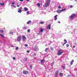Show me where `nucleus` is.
Here are the masks:
<instances>
[{
  "label": "nucleus",
  "mask_w": 77,
  "mask_h": 77,
  "mask_svg": "<svg viewBox=\"0 0 77 77\" xmlns=\"http://www.w3.org/2000/svg\"><path fill=\"white\" fill-rule=\"evenodd\" d=\"M63 53V52L62 50H59L58 51V53H57V55L58 56H60V55H61Z\"/></svg>",
  "instance_id": "f257e3e1"
},
{
  "label": "nucleus",
  "mask_w": 77,
  "mask_h": 77,
  "mask_svg": "<svg viewBox=\"0 0 77 77\" xmlns=\"http://www.w3.org/2000/svg\"><path fill=\"white\" fill-rule=\"evenodd\" d=\"M21 39H22V37L21 35H20L17 38V40L18 42L20 41V40H21Z\"/></svg>",
  "instance_id": "f03ea898"
},
{
  "label": "nucleus",
  "mask_w": 77,
  "mask_h": 77,
  "mask_svg": "<svg viewBox=\"0 0 77 77\" xmlns=\"http://www.w3.org/2000/svg\"><path fill=\"white\" fill-rule=\"evenodd\" d=\"M23 9V8L20 7V8H18V12L19 13H21L22 12V10Z\"/></svg>",
  "instance_id": "7ed1b4c3"
},
{
  "label": "nucleus",
  "mask_w": 77,
  "mask_h": 77,
  "mask_svg": "<svg viewBox=\"0 0 77 77\" xmlns=\"http://www.w3.org/2000/svg\"><path fill=\"white\" fill-rule=\"evenodd\" d=\"M59 73V70H57L55 72V77H57V75Z\"/></svg>",
  "instance_id": "20e7f679"
},
{
  "label": "nucleus",
  "mask_w": 77,
  "mask_h": 77,
  "mask_svg": "<svg viewBox=\"0 0 77 77\" xmlns=\"http://www.w3.org/2000/svg\"><path fill=\"white\" fill-rule=\"evenodd\" d=\"M23 74H27L29 73V71H24L23 72Z\"/></svg>",
  "instance_id": "39448f33"
},
{
  "label": "nucleus",
  "mask_w": 77,
  "mask_h": 77,
  "mask_svg": "<svg viewBox=\"0 0 77 77\" xmlns=\"http://www.w3.org/2000/svg\"><path fill=\"white\" fill-rule=\"evenodd\" d=\"M26 39H27V38H26V37H25L24 35L22 36V41H25Z\"/></svg>",
  "instance_id": "423d86ee"
},
{
  "label": "nucleus",
  "mask_w": 77,
  "mask_h": 77,
  "mask_svg": "<svg viewBox=\"0 0 77 77\" xmlns=\"http://www.w3.org/2000/svg\"><path fill=\"white\" fill-rule=\"evenodd\" d=\"M49 29V30L50 29H51V24H49L48 25V27H47V29Z\"/></svg>",
  "instance_id": "0eeeda50"
},
{
  "label": "nucleus",
  "mask_w": 77,
  "mask_h": 77,
  "mask_svg": "<svg viewBox=\"0 0 77 77\" xmlns=\"http://www.w3.org/2000/svg\"><path fill=\"white\" fill-rule=\"evenodd\" d=\"M64 41L65 42H64L63 43V46H64V45H65V44H66V43H67V41H66V39H65L64 40Z\"/></svg>",
  "instance_id": "6e6552de"
},
{
  "label": "nucleus",
  "mask_w": 77,
  "mask_h": 77,
  "mask_svg": "<svg viewBox=\"0 0 77 77\" xmlns=\"http://www.w3.org/2000/svg\"><path fill=\"white\" fill-rule=\"evenodd\" d=\"M50 5V3L46 2V3L45 4V7H47V6H49Z\"/></svg>",
  "instance_id": "1a4fd4ad"
},
{
  "label": "nucleus",
  "mask_w": 77,
  "mask_h": 77,
  "mask_svg": "<svg viewBox=\"0 0 77 77\" xmlns=\"http://www.w3.org/2000/svg\"><path fill=\"white\" fill-rule=\"evenodd\" d=\"M62 12V10H58L57 11V13H61Z\"/></svg>",
  "instance_id": "9d476101"
},
{
  "label": "nucleus",
  "mask_w": 77,
  "mask_h": 77,
  "mask_svg": "<svg viewBox=\"0 0 77 77\" xmlns=\"http://www.w3.org/2000/svg\"><path fill=\"white\" fill-rule=\"evenodd\" d=\"M34 50H35V51H36V50H38V51L39 49H38L37 47L35 46L34 49Z\"/></svg>",
  "instance_id": "9b49d317"
},
{
  "label": "nucleus",
  "mask_w": 77,
  "mask_h": 77,
  "mask_svg": "<svg viewBox=\"0 0 77 77\" xmlns=\"http://www.w3.org/2000/svg\"><path fill=\"white\" fill-rule=\"evenodd\" d=\"M40 30L41 32H44V30L43 29V28H40Z\"/></svg>",
  "instance_id": "f8f14e48"
},
{
  "label": "nucleus",
  "mask_w": 77,
  "mask_h": 77,
  "mask_svg": "<svg viewBox=\"0 0 77 77\" xmlns=\"http://www.w3.org/2000/svg\"><path fill=\"white\" fill-rule=\"evenodd\" d=\"M31 22L32 21H31V20H29L27 22L26 24H30V23H31Z\"/></svg>",
  "instance_id": "ddd939ff"
},
{
  "label": "nucleus",
  "mask_w": 77,
  "mask_h": 77,
  "mask_svg": "<svg viewBox=\"0 0 77 77\" xmlns=\"http://www.w3.org/2000/svg\"><path fill=\"white\" fill-rule=\"evenodd\" d=\"M73 62H74V60H72L71 62H70V65H72V64L73 63Z\"/></svg>",
  "instance_id": "4468645a"
},
{
  "label": "nucleus",
  "mask_w": 77,
  "mask_h": 77,
  "mask_svg": "<svg viewBox=\"0 0 77 77\" xmlns=\"http://www.w3.org/2000/svg\"><path fill=\"white\" fill-rule=\"evenodd\" d=\"M57 15H56L55 16V19H54V20H56L57 19Z\"/></svg>",
  "instance_id": "2eb2a0df"
},
{
  "label": "nucleus",
  "mask_w": 77,
  "mask_h": 77,
  "mask_svg": "<svg viewBox=\"0 0 77 77\" xmlns=\"http://www.w3.org/2000/svg\"><path fill=\"white\" fill-rule=\"evenodd\" d=\"M59 74H60V77H62V76L63 75V73L61 72H60L59 73Z\"/></svg>",
  "instance_id": "dca6fc26"
},
{
  "label": "nucleus",
  "mask_w": 77,
  "mask_h": 77,
  "mask_svg": "<svg viewBox=\"0 0 77 77\" xmlns=\"http://www.w3.org/2000/svg\"><path fill=\"white\" fill-rule=\"evenodd\" d=\"M50 2H51V0H47L46 1V3H50Z\"/></svg>",
  "instance_id": "f3484780"
},
{
  "label": "nucleus",
  "mask_w": 77,
  "mask_h": 77,
  "mask_svg": "<svg viewBox=\"0 0 77 77\" xmlns=\"http://www.w3.org/2000/svg\"><path fill=\"white\" fill-rule=\"evenodd\" d=\"M0 36H1L2 38H4V35H3L0 34Z\"/></svg>",
  "instance_id": "a211bd4d"
},
{
  "label": "nucleus",
  "mask_w": 77,
  "mask_h": 77,
  "mask_svg": "<svg viewBox=\"0 0 77 77\" xmlns=\"http://www.w3.org/2000/svg\"><path fill=\"white\" fill-rule=\"evenodd\" d=\"M23 30H25V29H27V27L25 26L23 27Z\"/></svg>",
  "instance_id": "6ab92c4d"
},
{
  "label": "nucleus",
  "mask_w": 77,
  "mask_h": 77,
  "mask_svg": "<svg viewBox=\"0 0 77 77\" xmlns=\"http://www.w3.org/2000/svg\"><path fill=\"white\" fill-rule=\"evenodd\" d=\"M48 50V48H46L45 50V51L46 52H47Z\"/></svg>",
  "instance_id": "aec40b11"
},
{
  "label": "nucleus",
  "mask_w": 77,
  "mask_h": 77,
  "mask_svg": "<svg viewBox=\"0 0 77 77\" xmlns=\"http://www.w3.org/2000/svg\"><path fill=\"white\" fill-rule=\"evenodd\" d=\"M24 10L25 11H27V10H28V9L26 8H24Z\"/></svg>",
  "instance_id": "412c9836"
},
{
  "label": "nucleus",
  "mask_w": 77,
  "mask_h": 77,
  "mask_svg": "<svg viewBox=\"0 0 77 77\" xmlns=\"http://www.w3.org/2000/svg\"><path fill=\"white\" fill-rule=\"evenodd\" d=\"M73 17H75V14H72L71 15Z\"/></svg>",
  "instance_id": "4be33fe9"
},
{
  "label": "nucleus",
  "mask_w": 77,
  "mask_h": 77,
  "mask_svg": "<svg viewBox=\"0 0 77 77\" xmlns=\"http://www.w3.org/2000/svg\"><path fill=\"white\" fill-rule=\"evenodd\" d=\"M44 61H45V60H42L41 61H40V62H41V63H42V62H44Z\"/></svg>",
  "instance_id": "5701e85b"
},
{
  "label": "nucleus",
  "mask_w": 77,
  "mask_h": 77,
  "mask_svg": "<svg viewBox=\"0 0 77 77\" xmlns=\"http://www.w3.org/2000/svg\"><path fill=\"white\" fill-rule=\"evenodd\" d=\"M50 49H51V50H52V51H53V50H54V48H52V47H51Z\"/></svg>",
  "instance_id": "b1692460"
},
{
  "label": "nucleus",
  "mask_w": 77,
  "mask_h": 77,
  "mask_svg": "<svg viewBox=\"0 0 77 77\" xmlns=\"http://www.w3.org/2000/svg\"><path fill=\"white\" fill-rule=\"evenodd\" d=\"M32 67H33V66L32 65L29 66V68L31 69H32Z\"/></svg>",
  "instance_id": "393cba45"
},
{
  "label": "nucleus",
  "mask_w": 77,
  "mask_h": 77,
  "mask_svg": "<svg viewBox=\"0 0 77 77\" xmlns=\"http://www.w3.org/2000/svg\"><path fill=\"white\" fill-rule=\"evenodd\" d=\"M70 18H71V19H73V18H74L73 17L72 15H71V16H70Z\"/></svg>",
  "instance_id": "a878e982"
},
{
  "label": "nucleus",
  "mask_w": 77,
  "mask_h": 77,
  "mask_svg": "<svg viewBox=\"0 0 77 77\" xmlns=\"http://www.w3.org/2000/svg\"><path fill=\"white\" fill-rule=\"evenodd\" d=\"M37 5L38 7H39L40 6V3L37 4Z\"/></svg>",
  "instance_id": "bb28decb"
},
{
  "label": "nucleus",
  "mask_w": 77,
  "mask_h": 77,
  "mask_svg": "<svg viewBox=\"0 0 77 77\" xmlns=\"http://www.w3.org/2000/svg\"><path fill=\"white\" fill-rule=\"evenodd\" d=\"M4 31L3 30H0V32H1L2 33H3Z\"/></svg>",
  "instance_id": "cd10ccee"
},
{
  "label": "nucleus",
  "mask_w": 77,
  "mask_h": 77,
  "mask_svg": "<svg viewBox=\"0 0 77 77\" xmlns=\"http://www.w3.org/2000/svg\"><path fill=\"white\" fill-rule=\"evenodd\" d=\"M66 10V8L64 9H62L61 11H62V12L63 11H65Z\"/></svg>",
  "instance_id": "c85d7f7f"
},
{
  "label": "nucleus",
  "mask_w": 77,
  "mask_h": 77,
  "mask_svg": "<svg viewBox=\"0 0 77 77\" xmlns=\"http://www.w3.org/2000/svg\"><path fill=\"white\" fill-rule=\"evenodd\" d=\"M62 68H63V69H65V66H63Z\"/></svg>",
  "instance_id": "c756f323"
},
{
  "label": "nucleus",
  "mask_w": 77,
  "mask_h": 77,
  "mask_svg": "<svg viewBox=\"0 0 77 77\" xmlns=\"http://www.w3.org/2000/svg\"><path fill=\"white\" fill-rule=\"evenodd\" d=\"M5 5V4L4 3H1V6H3V5Z\"/></svg>",
  "instance_id": "7c9ffc66"
},
{
  "label": "nucleus",
  "mask_w": 77,
  "mask_h": 77,
  "mask_svg": "<svg viewBox=\"0 0 77 77\" xmlns=\"http://www.w3.org/2000/svg\"><path fill=\"white\" fill-rule=\"evenodd\" d=\"M69 45L68 44H67L66 45V46L67 47H69Z\"/></svg>",
  "instance_id": "2f4dec72"
},
{
  "label": "nucleus",
  "mask_w": 77,
  "mask_h": 77,
  "mask_svg": "<svg viewBox=\"0 0 77 77\" xmlns=\"http://www.w3.org/2000/svg\"><path fill=\"white\" fill-rule=\"evenodd\" d=\"M11 6H13V7H14V8H16V6L14 5H11Z\"/></svg>",
  "instance_id": "473e14b6"
},
{
  "label": "nucleus",
  "mask_w": 77,
  "mask_h": 77,
  "mask_svg": "<svg viewBox=\"0 0 77 77\" xmlns=\"http://www.w3.org/2000/svg\"><path fill=\"white\" fill-rule=\"evenodd\" d=\"M58 8L59 9H61V7L60 6H59L58 7Z\"/></svg>",
  "instance_id": "72a5a7b5"
},
{
  "label": "nucleus",
  "mask_w": 77,
  "mask_h": 77,
  "mask_svg": "<svg viewBox=\"0 0 77 77\" xmlns=\"http://www.w3.org/2000/svg\"><path fill=\"white\" fill-rule=\"evenodd\" d=\"M30 29H29L28 30L27 32H30Z\"/></svg>",
  "instance_id": "f704fd0d"
},
{
  "label": "nucleus",
  "mask_w": 77,
  "mask_h": 77,
  "mask_svg": "<svg viewBox=\"0 0 77 77\" xmlns=\"http://www.w3.org/2000/svg\"><path fill=\"white\" fill-rule=\"evenodd\" d=\"M25 47H28V45H27V44H26L25 45Z\"/></svg>",
  "instance_id": "c9c22d12"
},
{
  "label": "nucleus",
  "mask_w": 77,
  "mask_h": 77,
  "mask_svg": "<svg viewBox=\"0 0 77 77\" xmlns=\"http://www.w3.org/2000/svg\"><path fill=\"white\" fill-rule=\"evenodd\" d=\"M10 34H11L12 35H13V32H10Z\"/></svg>",
  "instance_id": "e433bc0d"
},
{
  "label": "nucleus",
  "mask_w": 77,
  "mask_h": 77,
  "mask_svg": "<svg viewBox=\"0 0 77 77\" xmlns=\"http://www.w3.org/2000/svg\"><path fill=\"white\" fill-rule=\"evenodd\" d=\"M13 60H15V57H14L13 58Z\"/></svg>",
  "instance_id": "4c0bfd02"
},
{
  "label": "nucleus",
  "mask_w": 77,
  "mask_h": 77,
  "mask_svg": "<svg viewBox=\"0 0 77 77\" xmlns=\"http://www.w3.org/2000/svg\"><path fill=\"white\" fill-rule=\"evenodd\" d=\"M15 49L17 50H18V47H17Z\"/></svg>",
  "instance_id": "58836bf2"
},
{
  "label": "nucleus",
  "mask_w": 77,
  "mask_h": 77,
  "mask_svg": "<svg viewBox=\"0 0 77 77\" xmlns=\"http://www.w3.org/2000/svg\"><path fill=\"white\" fill-rule=\"evenodd\" d=\"M40 24H44V22H42L40 23Z\"/></svg>",
  "instance_id": "ea45409f"
},
{
  "label": "nucleus",
  "mask_w": 77,
  "mask_h": 77,
  "mask_svg": "<svg viewBox=\"0 0 77 77\" xmlns=\"http://www.w3.org/2000/svg\"><path fill=\"white\" fill-rule=\"evenodd\" d=\"M73 6L72 5H71L70 6V8H72Z\"/></svg>",
  "instance_id": "a19ab883"
},
{
  "label": "nucleus",
  "mask_w": 77,
  "mask_h": 77,
  "mask_svg": "<svg viewBox=\"0 0 77 77\" xmlns=\"http://www.w3.org/2000/svg\"><path fill=\"white\" fill-rule=\"evenodd\" d=\"M20 2H23L24 1V0H19Z\"/></svg>",
  "instance_id": "79ce46f5"
},
{
  "label": "nucleus",
  "mask_w": 77,
  "mask_h": 77,
  "mask_svg": "<svg viewBox=\"0 0 77 77\" xmlns=\"http://www.w3.org/2000/svg\"><path fill=\"white\" fill-rule=\"evenodd\" d=\"M12 5H14V4H15V3L12 2Z\"/></svg>",
  "instance_id": "37998d69"
},
{
  "label": "nucleus",
  "mask_w": 77,
  "mask_h": 77,
  "mask_svg": "<svg viewBox=\"0 0 77 77\" xmlns=\"http://www.w3.org/2000/svg\"><path fill=\"white\" fill-rule=\"evenodd\" d=\"M30 52V51H27V52L28 53H29Z\"/></svg>",
  "instance_id": "c03bdc74"
},
{
  "label": "nucleus",
  "mask_w": 77,
  "mask_h": 77,
  "mask_svg": "<svg viewBox=\"0 0 77 77\" xmlns=\"http://www.w3.org/2000/svg\"><path fill=\"white\" fill-rule=\"evenodd\" d=\"M27 14H29V11H27L26 12Z\"/></svg>",
  "instance_id": "a18cd8bd"
},
{
  "label": "nucleus",
  "mask_w": 77,
  "mask_h": 77,
  "mask_svg": "<svg viewBox=\"0 0 77 77\" xmlns=\"http://www.w3.org/2000/svg\"><path fill=\"white\" fill-rule=\"evenodd\" d=\"M58 23H60V21H58Z\"/></svg>",
  "instance_id": "49530a36"
},
{
  "label": "nucleus",
  "mask_w": 77,
  "mask_h": 77,
  "mask_svg": "<svg viewBox=\"0 0 77 77\" xmlns=\"http://www.w3.org/2000/svg\"><path fill=\"white\" fill-rule=\"evenodd\" d=\"M17 7H20V5H17Z\"/></svg>",
  "instance_id": "de8ad7c7"
},
{
  "label": "nucleus",
  "mask_w": 77,
  "mask_h": 77,
  "mask_svg": "<svg viewBox=\"0 0 77 77\" xmlns=\"http://www.w3.org/2000/svg\"><path fill=\"white\" fill-rule=\"evenodd\" d=\"M11 47H14V46H13V45H11Z\"/></svg>",
  "instance_id": "09e8293b"
},
{
  "label": "nucleus",
  "mask_w": 77,
  "mask_h": 77,
  "mask_svg": "<svg viewBox=\"0 0 77 77\" xmlns=\"http://www.w3.org/2000/svg\"><path fill=\"white\" fill-rule=\"evenodd\" d=\"M34 55H36V53H34Z\"/></svg>",
  "instance_id": "8fccbe9b"
},
{
  "label": "nucleus",
  "mask_w": 77,
  "mask_h": 77,
  "mask_svg": "<svg viewBox=\"0 0 77 77\" xmlns=\"http://www.w3.org/2000/svg\"><path fill=\"white\" fill-rule=\"evenodd\" d=\"M27 2H29V0H26Z\"/></svg>",
  "instance_id": "3c124183"
},
{
  "label": "nucleus",
  "mask_w": 77,
  "mask_h": 77,
  "mask_svg": "<svg viewBox=\"0 0 77 77\" xmlns=\"http://www.w3.org/2000/svg\"><path fill=\"white\" fill-rule=\"evenodd\" d=\"M73 48H75V46H73Z\"/></svg>",
  "instance_id": "603ef678"
},
{
  "label": "nucleus",
  "mask_w": 77,
  "mask_h": 77,
  "mask_svg": "<svg viewBox=\"0 0 77 77\" xmlns=\"http://www.w3.org/2000/svg\"><path fill=\"white\" fill-rule=\"evenodd\" d=\"M26 61H27V59H26Z\"/></svg>",
  "instance_id": "864d4df0"
},
{
  "label": "nucleus",
  "mask_w": 77,
  "mask_h": 77,
  "mask_svg": "<svg viewBox=\"0 0 77 77\" xmlns=\"http://www.w3.org/2000/svg\"><path fill=\"white\" fill-rule=\"evenodd\" d=\"M54 63H52L51 64H53Z\"/></svg>",
  "instance_id": "5fc2aeb1"
},
{
  "label": "nucleus",
  "mask_w": 77,
  "mask_h": 77,
  "mask_svg": "<svg viewBox=\"0 0 77 77\" xmlns=\"http://www.w3.org/2000/svg\"><path fill=\"white\" fill-rule=\"evenodd\" d=\"M0 5H1V3L0 2Z\"/></svg>",
  "instance_id": "6e6d98bb"
}]
</instances>
